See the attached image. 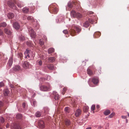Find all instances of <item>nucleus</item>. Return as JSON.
Here are the masks:
<instances>
[{"mask_svg": "<svg viewBox=\"0 0 129 129\" xmlns=\"http://www.w3.org/2000/svg\"><path fill=\"white\" fill-rule=\"evenodd\" d=\"M25 58L29 60H33L35 56L34 53L30 50L26 49L24 53Z\"/></svg>", "mask_w": 129, "mask_h": 129, "instance_id": "f257e3e1", "label": "nucleus"}, {"mask_svg": "<svg viewBox=\"0 0 129 129\" xmlns=\"http://www.w3.org/2000/svg\"><path fill=\"white\" fill-rule=\"evenodd\" d=\"M40 90L42 91H47L51 90V87L50 86H47L45 85H42L40 87Z\"/></svg>", "mask_w": 129, "mask_h": 129, "instance_id": "f03ea898", "label": "nucleus"}, {"mask_svg": "<svg viewBox=\"0 0 129 129\" xmlns=\"http://www.w3.org/2000/svg\"><path fill=\"white\" fill-rule=\"evenodd\" d=\"M28 30L31 37L32 38H35L36 36V33L34 30L30 27L28 28Z\"/></svg>", "mask_w": 129, "mask_h": 129, "instance_id": "7ed1b4c3", "label": "nucleus"}, {"mask_svg": "<svg viewBox=\"0 0 129 129\" xmlns=\"http://www.w3.org/2000/svg\"><path fill=\"white\" fill-rule=\"evenodd\" d=\"M11 128L12 129H21V128L19 125L16 123L12 124L11 126Z\"/></svg>", "mask_w": 129, "mask_h": 129, "instance_id": "20e7f679", "label": "nucleus"}, {"mask_svg": "<svg viewBox=\"0 0 129 129\" xmlns=\"http://www.w3.org/2000/svg\"><path fill=\"white\" fill-rule=\"evenodd\" d=\"M4 32L9 37H12V32L11 31L7 28H5L4 29Z\"/></svg>", "mask_w": 129, "mask_h": 129, "instance_id": "39448f33", "label": "nucleus"}, {"mask_svg": "<svg viewBox=\"0 0 129 129\" xmlns=\"http://www.w3.org/2000/svg\"><path fill=\"white\" fill-rule=\"evenodd\" d=\"M13 27L16 30L19 29L20 27L19 24L18 23L16 22H15L13 24Z\"/></svg>", "mask_w": 129, "mask_h": 129, "instance_id": "423d86ee", "label": "nucleus"}, {"mask_svg": "<svg viewBox=\"0 0 129 129\" xmlns=\"http://www.w3.org/2000/svg\"><path fill=\"white\" fill-rule=\"evenodd\" d=\"M38 125L41 128H44L45 127L44 122L42 120L39 121L38 122Z\"/></svg>", "mask_w": 129, "mask_h": 129, "instance_id": "0eeeda50", "label": "nucleus"}, {"mask_svg": "<svg viewBox=\"0 0 129 129\" xmlns=\"http://www.w3.org/2000/svg\"><path fill=\"white\" fill-rule=\"evenodd\" d=\"M81 110L79 109H77L75 113V115L76 117H78L81 113Z\"/></svg>", "mask_w": 129, "mask_h": 129, "instance_id": "6e6552de", "label": "nucleus"}, {"mask_svg": "<svg viewBox=\"0 0 129 129\" xmlns=\"http://www.w3.org/2000/svg\"><path fill=\"white\" fill-rule=\"evenodd\" d=\"M74 30H76L78 34L81 31V28L79 26L75 25L74 26Z\"/></svg>", "mask_w": 129, "mask_h": 129, "instance_id": "1a4fd4ad", "label": "nucleus"}, {"mask_svg": "<svg viewBox=\"0 0 129 129\" xmlns=\"http://www.w3.org/2000/svg\"><path fill=\"white\" fill-rule=\"evenodd\" d=\"M92 81L94 84H96L99 81V79L98 77H94L92 79Z\"/></svg>", "mask_w": 129, "mask_h": 129, "instance_id": "9d476101", "label": "nucleus"}, {"mask_svg": "<svg viewBox=\"0 0 129 129\" xmlns=\"http://www.w3.org/2000/svg\"><path fill=\"white\" fill-rule=\"evenodd\" d=\"M29 65V63L27 61H24L23 64V67L25 69L28 68Z\"/></svg>", "mask_w": 129, "mask_h": 129, "instance_id": "9b49d317", "label": "nucleus"}, {"mask_svg": "<svg viewBox=\"0 0 129 129\" xmlns=\"http://www.w3.org/2000/svg\"><path fill=\"white\" fill-rule=\"evenodd\" d=\"M53 94L54 95V98L56 100H58L60 98V96L57 92L55 91L53 92Z\"/></svg>", "mask_w": 129, "mask_h": 129, "instance_id": "f8f14e48", "label": "nucleus"}, {"mask_svg": "<svg viewBox=\"0 0 129 129\" xmlns=\"http://www.w3.org/2000/svg\"><path fill=\"white\" fill-rule=\"evenodd\" d=\"M20 67L18 65L16 66L13 68V70L15 71H18L20 69Z\"/></svg>", "mask_w": 129, "mask_h": 129, "instance_id": "ddd939ff", "label": "nucleus"}, {"mask_svg": "<svg viewBox=\"0 0 129 129\" xmlns=\"http://www.w3.org/2000/svg\"><path fill=\"white\" fill-rule=\"evenodd\" d=\"M77 13L74 10H72L70 14L72 17L76 18Z\"/></svg>", "mask_w": 129, "mask_h": 129, "instance_id": "4468645a", "label": "nucleus"}, {"mask_svg": "<svg viewBox=\"0 0 129 129\" xmlns=\"http://www.w3.org/2000/svg\"><path fill=\"white\" fill-rule=\"evenodd\" d=\"M14 14L12 13H9L8 15L7 16L9 19H12L14 17Z\"/></svg>", "mask_w": 129, "mask_h": 129, "instance_id": "2eb2a0df", "label": "nucleus"}, {"mask_svg": "<svg viewBox=\"0 0 129 129\" xmlns=\"http://www.w3.org/2000/svg\"><path fill=\"white\" fill-rule=\"evenodd\" d=\"M42 115H44L42 114L41 112L39 111L37 112L35 114V115L37 117H40Z\"/></svg>", "mask_w": 129, "mask_h": 129, "instance_id": "dca6fc26", "label": "nucleus"}, {"mask_svg": "<svg viewBox=\"0 0 129 129\" xmlns=\"http://www.w3.org/2000/svg\"><path fill=\"white\" fill-rule=\"evenodd\" d=\"M47 67L49 69L51 70H53L54 68L52 64H48L47 66Z\"/></svg>", "mask_w": 129, "mask_h": 129, "instance_id": "f3484780", "label": "nucleus"}, {"mask_svg": "<svg viewBox=\"0 0 129 129\" xmlns=\"http://www.w3.org/2000/svg\"><path fill=\"white\" fill-rule=\"evenodd\" d=\"M8 5L11 8H13L14 6V4L12 2L9 1L7 2Z\"/></svg>", "mask_w": 129, "mask_h": 129, "instance_id": "a211bd4d", "label": "nucleus"}, {"mask_svg": "<svg viewBox=\"0 0 129 129\" xmlns=\"http://www.w3.org/2000/svg\"><path fill=\"white\" fill-rule=\"evenodd\" d=\"M22 11L23 13H25L28 12L29 9L27 7H24L23 8Z\"/></svg>", "mask_w": 129, "mask_h": 129, "instance_id": "6ab92c4d", "label": "nucleus"}, {"mask_svg": "<svg viewBox=\"0 0 129 129\" xmlns=\"http://www.w3.org/2000/svg\"><path fill=\"white\" fill-rule=\"evenodd\" d=\"M49 61L51 62H54L55 60V58L53 57H50L48 58Z\"/></svg>", "mask_w": 129, "mask_h": 129, "instance_id": "aec40b11", "label": "nucleus"}, {"mask_svg": "<svg viewBox=\"0 0 129 129\" xmlns=\"http://www.w3.org/2000/svg\"><path fill=\"white\" fill-rule=\"evenodd\" d=\"M49 110V108L47 107H45L44 108V112L46 114L48 112Z\"/></svg>", "mask_w": 129, "mask_h": 129, "instance_id": "412c9836", "label": "nucleus"}, {"mask_svg": "<svg viewBox=\"0 0 129 129\" xmlns=\"http://www.w3.org/2000/svg\"><path fill=\"white\" fill-rule=\"evenodd\" d=\"M13 60L12 59H10L8 62V64L10 67H11L12 64Z\"/></svg>", "mask_w": 129, "mask_h": 129, "instance_id": "4be33fe9", "label": "nucleus"}, {"mask_svg": "<svg viewBox=\"0 0 129 129\" xmlns=\"http://www.w3.org/2000/svg\"><path fill=\"white\" fill-rule=\"evenodd\" d=\"M82 17V15L80 13H77L76 15V18L78 19H79L81 18Z\"/></svg>", "mask_w": 129, "mask_h": 129, "instance_id": "5701e85b", "label": "nucleus"}, {"mask_svg": "<svg viewBox=\"0 0 129 129\" xmlns=\"http://www.w3.org/2000/svg\"><path fill=\"white\" fill-rule=\"evenodd\" d=\"M17 5L19 7L21 8L23 6L24 4L23 3L19 2L18 3Z\"/></svg>", "mask_w": 129, "mask_h": 129, "instance_id": "b1692460", "label": "nucleus"}, {"mask_svg": "<svg viewBox=\"0 0 129 129\" xmlns=\"http://www.w3.org/2000/svg\"><path fill=\"white\" fill-rule=\"evenodd\" d=\"M89 24L88 22L87 21L85 22L83 26L84 27H87L89 26Z\"/></svg>", "mask_w": 129, "mask_h": 129, "instance_id": "393cba45", "label": "nucleus"}, {"mask_svg": "<svg viewBox=\"0 0 129 129\" xmlns=\"http://www.w3.org/2000/svg\"><path fill=\"white\" fill-rule=\"evenodd\" d=\"M110 113V111L108 110H105L104 112V114L106 116L107 115L109 114Z\"/></svg>", "mask_w": 129, "mask_h": 129, "instance_id": "a878e982", "label": "nucleus"}, {"mask_svg": "<svg viewBox=\"0 0 129 129\" xmlns=\"http://www.w3.org/2000/svg\"><path fill=\"white\" fill-rule=\"evenodd\" d=\"M54 51V49L52 48H50L48 50V53L49 54L53 53Z\"/></svg>", "mask_w": 129, "mask_h": 129, "instance_id": "bb28decb", "label": "nucleus"}, {"mask_svg": "<svg viewBox=\"0 0 129 129\" xmlns=\"http://www.w3.org/2000/svg\"><path fill=\"white\" fill-rule=\"evenodd\" d=\"M7 25V24L5 22H3L0 23V27H5Z\"/></svg>", "mask_w": 129, "mask_h": 129, "instance_id": "cd10ccee", "label": "nucleus"}, {"mask_svg": "<svg viewBox=\"0 0 129 129\" xmlns=\"http://www.w3.org/2000/svg\"><path fill=\"white\" fill-rule=\"evenodd\" d=\"M52 10L53 12L55 14L57 13L58 10V9L57 8L55 7L53 8Z\"/></svg>", "mask_w": 129, "mask_h": 129, "instance_id": "c85d7f7f", "label": "nucleus"}, {"mask_svg": "<svg viewBox=\"0 0 129 129\" xmlns=\"http://www.w3.org/2000/svg\"><path fill=\"white\" fill-rule=\"evenodd\" d=\"M87 73L89 75H91L92 74V71L89 69H88L87 70Z\"/></svg>", "mask_w": 129, "mask_h": 129, "instance_id": "c756f323", "label": "nucleus"}, {"mask_svg": "<svg viewBox=\"0 0 129 129\" xmlns=\"http://www.w3.org/2000/svg\"><path fill=\"white\" fill-rule=\"evenodd\" d=\"M89 107L87 106H85L83 108V111L85 112H86L88 111Z\"/></svg>", "mask_w": 129, "mask_h": 129, "instance_id": "7c9ffc66", "label": "nucleus"}, {"mask_svg": "<svg viewBox=\"0 0 129 129\" xmlns=\"http://www.w3.org/2000/svg\"><path fill=\"white\" fill-rule=\"evenodd\" d=\"M70 121L68 119H66L65 121V123L66 125H69L70 124Z\"/></svg>", "mask_w": 129, "mask_h": 129, "instance_id": "2f4dec72", "label": "nucleus"}, {"mask_svg": "<svg viewBox=\"0 0 129 129\" xmlns=\"http://www.w3.org/2000/svg\"><path fill=\"white\" fill-rule=\"evenodd\" d=\"M4 94L5 95H7L9 93V90L8 89H5L4 90Z\"/></svg>", "mask_w": 129, "mask_h": 129, "instance_id": "473e14b6", "label": "nucleus"}, {"mask_svg": "<svg viewBox=\"0 0 129 129\" xmlns=\"http://www.w3.org/2000/svg\"><path fill=\"white\" fill-rule=\"evenodd\" d=\"M19 39L21 41H23L24 40L25 38L23 36H21L19 37Z\"/></svg>", "mask_w": 129, "mask_h": 129, "instance_id": "72a5a7b5", "label": "nucleus"}, {"mask_svg": "<svg viewBox=\"0 0 129 129\" xmlns=\"http://www.w3.org/2000/svg\"><path fill=\"white\" fill-rule=\"evenodd\" d=\"M39 43L41 45H43L44 44V42L43 41L42 39H40L39 41Z\"/></svg>", "mask_w": 129, "mask_h": 129, "instance_id": "f704fd0d", "label": "nucleus"}, {"mask_svg": "<svg viewBox=\"0 0 129 129\" xmlns=\"http://www.w3.org/2000/svg\"><path fill=\"white\" fill-rule=\"evenodd\" d=\"M16 117L18 118H21L22 117V115L20 114H18L16 115Z\"/></svg>", "mask_w": 129, "mask_h": 129, "instance_id": "c9c22d12", "label": "nucleus"}, {"mask_svg": "<svg viewBox=\"0 0 129 129\" xmlns=\"http://www.w3.org/2000/svg\"><path fill=\"white\" fill-rule=\"evenodd\" d=\"M115 115V113L113 112L109 116V117L110 118H111L112 117Z\"/></svg>", "mask_w": 129, "mask_h": 129, "instance_id": "e433bc0d", "label": "nucleus"}, {"mask_svg": "<svg viewBox=\"0 0 129 129\" xmlns=\"http://www.w3.org/2000/svg\"><path fill=\"white\" fill-rule=\"evenodd\" d=\"M95 106L94 105H92L91 107V109L93 111L95 109Z\"/></svg>", "mask_w": 129, "mask_h": 129, "instance_id": "4c0bfd02", "label": "nucleus"}, {"mask_svg": "<svg viewBox=\"0 0 129 129\" xmlns=\"http://www.w3.org/2000/svg\"><path fill=\"white\" fill-rule=\"evenodd\" d=\"M4 85V83L3 82H0V88L3 86Z\"/></svg>", "mask_w": 129, "mask_h": 129, "instance_id": "58836bf2", "label": "nucleus"}, {"mask_svg": "<svg viewBox=\"0 0 129 129\" xmlns=\"http://www.w3.org/2000/svg\"><path fill=\"white\" fill-rule=\"evenodd\" d=\"M67 90V88L66 87H64L63 88V92H62V94L63 95L65 92V91Z\"/></svg>", "mask_w": 129, "mask_h": 129, "instance_id": "ea45409f", "label": "nucleus"}, {"mask_svg": "<svg viewBox=\"0 0 129 129\" xmlns=\"http://www.w3.org/2000/svg\"><path fill=\"white\" fill-rule=\"evenodd\" d=\"M0 120L1 122L3 123L4 122V120L3 117H1L0 118Z\"/></svg>", "mask_w": 129, "mask_h": 129, "instance_id": "a19ab883", "label": "nucleus"}, {"mask_svg": "<svg viewBox=\"0 0 129 129\" xmlns=\"http://www.w3.org/2000/svg\"><path fill=\"white\" fill-rule=\"evenodd\" d=\"M33 106L34 107H35L36 106L37 103L35 101H34L33 102Z\"/></svg>", "mask_w": 129, "mask_h": 129, "instance_id": "79ce46f5", "label": "nucleus"}, {"mask_svg": "<svg viewBox=\"0 0 129 129\" xmlns=\"http://www.w3.org/2000/svg\"><path fill=\"white\" fill-rule=\"evenodd\" d=\"M63 32L65 34H67L68 33V31L67 29L64 30Z\"/></svg>", "mask_w": 129, "mask_h": 129, "instance_id": "37998d69", "label": "nucleus"}, {"mask_svg": "<svg viewBox=\"0 0 129 129\" xmlns=\"http://www.w3.org/2000/svg\"><path fill=\"white\" fill-rule=\"evenodd\" d=\"M33 18V17L31 16H28L27 18V19L28 20H30Z\"/></svg>", "mask_w": 129, "mask_h": 129, "instance_id": "c03bdc74", "label": "nucleus"}, {"mask_svg": "<svg viewBox=\"0 0 129 129\" xmlns=\"http://www.w3.org/2000/svg\"><path fill=\"white\" fill-rule=\"evenodd\" d=\"M69 108L68 107H66L64 109V110L66 112H68Z\"/></svg>", "mask_w": 129, "mask_h": 129, "instance_id": "a18cd8bd", "label": "nucleus"}, {"mask_svg": "<svg viewBox=\"0 0 129 129\" xmlns=\"http://www.w3.org/2000/svg\"><path fill=\"white\" fill-rule=\"evenodd\" d=\"M3 34V32L2 30L0 29V36L2 35Z\"/></svg>", "mask_w": 129, "mask_h": 129, "instance_id": "49530a36", "label": "nucleus"}, {"mask_svg": "<svg viewBox=\"0 0 129 129\" xmlns=\"http://www.w3.org/2000/svg\"><path fill=\"white\" fill-rule=\"evenodd\" d=\"M96 34L98 35L99 37L101 35L100 33L99 32H98L96 33H95L94 35H96Z\"/></svg>", "mask_w": 129, "mask_h": 129, "instance_id": "de8ad7c7", "label": "nucleus"}, {"mask_svg": "<svg viewBox=\"0 0 129 129\" xmlns=\"http://www.w3.org/2000/svg\"><path fill=\"white\" fill-rule=\"evenodd\" d=\"M89 20V22L91 23H92L93 22V20L91 19H88Z\"/></svg>", "mask_w": 129, "mask_h": 129, "instance_id": "09e8293b", "label": "nucleus"}, {"mask_svg": "<svg viewBox=\"0 0 129 129\" xmlns=\"http://www.w3.org/2000/svg\"><path fill=\"white\" fill-rule=\"evenodd\" d=\"M43 38L45 39V41H47V38L46 37V36H43Z\"/></svg>", "mask_w": 129, "mask_h": 129, "instance_id": "8fccbe9b", "label": "nucleus"}, {"mask_svg": "<svg viewBox=\"0 0 129 129\" xmlns=\"http://www.w3.org/2000/svg\"><path fill=\"white\" fill-rule=\"evenodd\" d=\"M39 64L40 66H41L42 64V62L41 61H39Z\"/></svg>", "mask_w": 129, "mask_h": 129, "instance_id": "3c124183", "label": "nucleus"}, {"mask_svg": "<svg viewBox=\"0 0 129 129\" xmlns=\"http://www.w3.org/2000/svg\"><path fill=\"white\" fill-rule=\"evenodd\" d=\"M109 127V124H107V126L106 127V129H108V127Z\"/></svg>", "mask_w": 129, "mask_h": 129, "instance_id": "603ef678", "label": "nucleus"}, {"mask_svg": "<svg viewBox=\"0 0 129 129\" xmlns=\"http://www.w3.org/2000/svg\"><path fill=\"white\" fill-rule=\"evenodd\" d=\"M121 117L123 119H125L127 117L126 116H122Z\"/></svg>", "mask_w": 129, "mask_h": 129, "instance_id": "864d4df0", "label": "nucleus"}, {"mask_svg": "<svg viewBox=\"0 0 129 129\" xmlns=\"http://www.w3.org/2000/svg\"><path fill=\"white\" fill-rule=\"evenodd\" d=\"M25 103H23L22 104V106L23 108H25Z\"/></svg>", "mask_w": 129, "mask_h": 129, "instance_id": "5fc2aeb1", "label": "nucleus"}, {"mask_svg": "<svg viewBox=\"0 0 129 129\" xmlns=\"http://www.w3.org/2000/svg\"><path fill=\"white\" fill-rule=\"evenodd\" d=\"M3 105V103L1 101H0V107Z\"/></svg>", "mask_w": 129, "mask_h": 129, "instance_id": "6e6d98bb", "label": "nucleus"}, {"mask_svg": "<svg viewBox=\"0 0 129 129\" xmlns=\"http://www.w3.org/2000/svg\"><path fill=\"white\" fill-rule=\"evenodd\" d=\"M96 108L98 109H99L100 108V106L99 105H97L96 106Z\"/></svg>", "mask_w": 129, "mask_h": 129, "instance_id": "4d7b16f0", "label": "nucleus"}, {"mask_svg": "<svg viewBox=\"0 0 129 129\" xmlns=\"http://www.w3.org/2000/svg\"><path fill=\"white\" fill-rule=\"evenodd\" d=\"M89 13L90 14H92L93 13V12L92 11H90L89 12Z\"/></svg>", "mask_w": 129, "mask_h": 129, "instance_id": "13d9d810", "label": "nucleus"}, {"mask_svg": "<svg viewBox=\"0 0 129 129\" xmlns=\"http://www.w3.org/2000/svg\"><path fill=\"white\" fill-rule=\"evenodd\" d=\"M10 87L12 88H13L14 87V86L12 84H11L10 85Z\"/></svg>", "mask_w": 129, "mask_h": 129, "instance_id": "bf43d9fd", "label": "nucleus"}, {"mask_svg": "<svg viewBox=\"0 0 129 129\" xmlns=\"http://www.w3.org/2000/svg\"><path fill=\"white\" fill-rule=\"evenodd\" d=\"M74 30H73V31H72V34H73L74 35H73V36H74L75 35V34H74Z\"/></svg>", "mask_w": 129, "mask_h": 129, "instance_id": "052dcab7", "label": "nucleus"}, {"mask_svg": "<svg viewBox=\"0 0 129 129\" xmlns=\"http://www.w3.org/2000/svg\"><path fill=\"white\" fill-rule=\"evenodd\" d=\"M85 129H91V127H89L86 128Z\"/></svg>", "mask_w": 129, "mask_h": 129, "instance_id": "680f3d73", "label": "nucleus"}, {"mask_svg": "<svg viewBox=\"0 0 129 129\" xmlns=\"http://www.w3.org/2000/svg\"><path fill=\"white\" fill-rule=\"evenodd\" d=\"M9 126V125L8 124H7V125H6V127L7 128H8V126Z\"/></svg>", "mask_w": 129, "mask_h": 129, "instance_id": "e2e57ef3", "label": "nucleus"}, {"mask_svg": "<svg viewBox=\"0 0 129 129\" xmlns=\"http://www.w3.org/2000/svg\"><path fill=\"white\" fill-rule=\"evenodd\" d=\"M20 55L21 57H22V54H20Z\"/></svg>", "mask_w": 129, "mask_h": 129, "instance_id": "0e129e2a", "label": "nucleus"}, {"mask_svg": "<svg viewBox=\"0 0 129 129\" xmlns=\"http://www.w3.org/2000/svg\"><path fill=\"white\" fill-rule=\"evenodd\" d=\"M128 116H129V114H128Z\"/></svg>", "mask_w": 129, "mask_h": 129, "instance_id": "69168bd1", "label": "nucleus"}, {"mask_svg": "<svg viewBox=\"0 0 129 129\" xmlns=\"http://www.w3.org/2000/svg\"><path fill=\"white\" fill-rule=\"evenodd\" d=\"M35 94H34V95L35 96Z\"/></svg>", "mask_w": 129, "mask_h": 129, "instance_id": "338daca9", "label": "nucleus"}, {"mask_svg": "<svg viewBox=\"0 0 129 129\" xmlns=\"http://www.w3.org/2000/svg\"><path fill=\"white\" fill-rule=\"evenodd\" d=\"M0 129H2L0 127Z\"/></svg>", "mask_w": 129, "mask_h": 129, "instance_id": "774afa93", "label": "nucleus"}]
</instances>
